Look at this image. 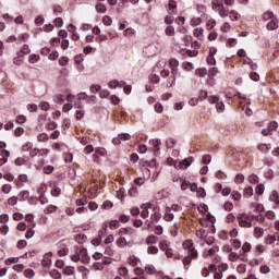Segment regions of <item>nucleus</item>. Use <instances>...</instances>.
<instances>
[{
    "label": "nucleus",
    "instance_id": "nucleus-1",
    "mask_svg": "<svg viewBox=\"0 0 279 279\" xmlns=\"http://www.w3.org/2000/svg\"><path fill=\"white\" fill-rule=\"evenodd\" d=\"M208 102L216 105L218 112H223L226 110V105L219 99V96H208Z\"/></svg>",
    "mask_w": 279,
    "mask_h": 279
},
{
    "label": "nucleus",
    "instance_id": "nucleus-2",
    "mask_svg": "<svg viewBox=\"0 0 279 279\" xmlns=\"http://www.w3.org/2000/svg\"><path fill=\"white\" fill-rule=\"evenodd\" d=\"M238 221L240 228H252V220H250V216L245 213L238 216Z\"/></svg>",
    "mask_w": 279,
    "mask_h": 279
},
{
    "label": "nucleus",
    "instance_id": "nucleus-3",
    "mask_svg": "<svg viewBox=\"0 0 279 279\" xmlns=\"http://www.w3.org/2000/svg\"><path fill=\"white\" fill-rule=\"evenodd\" d=\"M183 247L187 250L191 258H197V252L195 251V246H193V240H186L183 243Z\"/></svg>",
    "mask_w": 279,
    "mask_h": 279
},
{
    "label": "nucleus",
    "instance_id": "nucleus-4",
    "mask_svg": "<svg viewBox=\"0 0 279 279\" xmlns=\"http://www.w3.org/2000/svg\"><path fill=\"white\" fill-rule=\"evenodd\" d=\"M213 10L219 13L220 16L226 17L228 16V10L223 7V3L215 2L213 4Z\"/></svg>",
    "mask_w": 279,
    "mask_h": 279
},
{
    "label": "nucleus",
    "instance_id": "nucleus-5",
    "mask_svg": "<svg viewBox=\"0 0 279 279\" xmlns=\"http://www.w3.org/2000/svg\"><path fill=\"white\" fill-rule=\"evenodd\" d=\"M78 254L81 256V263H83V265H88V263H90V256H88V251H86V248H81L78 251Z\"/></svg>",
    "mask_w": 279,
    "mask_h": 279
},
{
    "label": "nucleus",
    "instance_id": "nucleus-6",
    "mask_svg": "<svg viewBox=\"0 0 279 279\" xmlns=\"http://www.w3.org/2000/svg\"><path fill=\"white\" fill-rule=\"evenodd\" d=\"M223 271H228V264H222L219 271H215L214 279H223Z\"/></svg>",
    "mask_w": 279,
    "mask_h": 279
},
{
    "label": "nucleus",
    "instance_id": "nucleus-7",
    "mask_svg": "<svg viewBox=\"0 0 279 279\" xmlns=\"http://www.w3.org/2000/svg\"><path fill=\"white\" fill-rule=\"evenodd\" d=\"M169 66L171 69V75H178V66H180V62L175 59H170Z\"/></svg>",
    "mask_w": 279,
    "mask_h": 279
},
{
    "label": "nucleus",
    "instance_id": "nucleus-8",
    "mask_svg": "<svg viewBox=\"0 0 279 279\" xmlns=\"http://www.w3.org/2000/svg\"><path fill=\"white\" fill-rule=\"evenodd\" d=\"M210 271H217V265L210 264L208 267L203 268L202 276L204 278H208L210 276Z\"/></svg>",
    "mask_w": 279,
    "mask_h": 279
},
{
    "label": "nucleus",
    "instance_id": "nucleus-9",
    "mask_svg": "<svg viewBox=\"0 0 279 279\" xmlns=\"http://www.w3.org/2000/svg\"><path fill=\"white\" fill-rule=\"evenodd\" d=\"M150 145H153V149L155 153V156H158V154H160V145H162V141L161 140H151L150 141Z\"/></svg>",
    "mask_w": 279,
    "mask_h": 279
},
{
    "label": "nucleus",
    "instance_id": "nucleus-10",
    "mask_svg": "<svg viewBox=\"0 0 279 279\" xmlns=\"http://www.w3.org/2000/svg\"><path fill=\"white\" fill-rule=\"evenodd\" d=\"M193 157H187L185 159H183L182 161H179V166H177V169H182L183 167H191V165H193Z\"/></svg>",
    "mask_w": 279,
    "mask_h": 279
},
{
    "label": "nucleus",
    "instance_id": "nucleus-11",
    "mask_svg": "<svg viewBox=\"0 0 279 279\" xmlns=\"http://www.w3.org/2000/svg\"><path fill=\"white\" fill-rule=\"evenodd\" d=\"M108 86L109 88H123V86H125V82L123 81L119 82L117 80H113L108 83Z\"/></svg>",
    "mask_w": 279,
    "mask_h": 279
},
{
    "label": "nucleus",
    "instance_id": "nucleus-12",
    "mask_svg": "<svg viewBox=\"0 0 279 279\" xmlns=\"http://www.w3.org/2000/svg\"><path fill=\"white\" fill-rule=\"evenodd\" d=\"M134 232V229L132 227L129 228H121L118 232L120 238L125 236L126 234H132Z\"/></svg>",
    "mask_w": 279,
    "mask_h": 279
},
{
    "label": "nucleus",
    "instance_id": "nucleus-13",
    "mask_svg": "<svg viewBox=\"0 0 279 279\" xmlns=\"http://www.w3.org/2000/svg\"><path fill=\"white\" fill-rule=\"evenodd\" d=\"M267 29H269V32H274V29H278V19L272 17V20L267 24Z\"/></svg>",
    "mask_w": 279,
    "mask_h": 279
},
{
    "label": "nucleus",
    "instance_id": "nucleus-14",
    "mask_svg": "<svg viewBox=\"0 0 279 279\" xmlns=\"http://www.w3.org/2000/svg\"><path fill=\"white\" fill-rule=\"evenodd\" d=\"M171 247V242L167 241V240H161L159 242V250H161V252H166L167 250H169Z\"/></svg>",
    "mask_w": 279,
    "mask_h": 279
},
{
    "label": "nucleus",
    "instance_id": "nucleus-15",
    "mask_svg": "<svg viewBox=\"0 0 279 279\" xmlns=\"http://www.w3.org/2000/svg\"><path fill=\"white\" fill-rule=\"evenodd\" d=\"M269 202H272L276 206H279V194L278 191H272L269 196Z\"/></svg>",
    "mask_w": 279,
    "mask_h": 279
},
{
    "label": "nucleus",
    "instance_id": "nucleus-16",
    "mask_svg": "<svg viewBox=\"0 0 279 279\" xmlns=\"http://www.w3.org/2000/svg\"><path fill=\"white\" fill-rule=\"evenodd\" d=\"M27 174H20L17 180L15 181L16 186H23V183L27 182Z\"/></svg>",
    "mask_w": 279,
    "mask_h": 279
},
{
    "label": "nucleus",
    "instance_id": "nucleus-17",
    "mask_svg": "<svg viewBox=\"0 0 279 279\" xmlns=\"http://www.w3.org/2000/svg\"><path fill=\"white\" fill-rule=\"evenodd\" d=\"M193 35L195 38H198V40H204V28H195Z\"/></svg>",
    "mask_w": 279,
    "mask_h": 279
},
{
    "label": "nucleus",
    "instance_id": "nucleus-18",
    "mask_svg": "<svg viewBox=\"0 0 279 279\" xmlns=\"http://www.w3.org/2000/svg\"><path fill=\"white\" fill-rule=\"evenodd\" d=\"M174 218H175V216L171 213V208L167 207L166 214L163 216L165 221H171Z\"/></svg>",
    "mask_w": 279,
    "mask_h": 279
},
{
    "label": "nucleus",
    "instance_id": "nucleus-19",
    "mask_svg": "<svg viewBox=\"0 0 279 279\" xmlns=\"http://www.w3.org/2000/svg\"><path fill=\"white\" fill-rule=\"evenodd\" d=\"M252 195H254V187H252V186L245 187L244 192H243V197L248 199V197H252Z\"/></svg>",
    "mask_w": 279,
    "mask_h": 279
},
{
    "label": "nucleus",
    "instance_id": "nucleus-20",
    "mask_svg": "<svg viewBox=\"0 0 279 279\" xmlns=\"http://www.w3.org/2000/svg\"><path fill=\"white\" fill-rule=\"evenodd\" d=\"M265 234V229L260 227H256L254 230V236L255 239H262V236Z\"/></svg>",
    "mask_w": 279,
    "mask_h": 279
},
{
    "label": "nucleus",
    "instance_id": "nucleus-21",
    "mask_svg": "<svg viewBox=\"0 0 279 279\" xmlns=\"http://www.w3.org/2000/svg\"><path fill=\"white\" fill-rule=\"evenodd\" d=\"M56 210H58V206L48 205V206L44 209V213H45V215H51V213H56Z\"/></svg>",
    "mask_w": 279,
    "mask_h": 279
},
{
    "label": "nucleus",
    "instance_id": "nucleus-22",
    "mask_svg": "<svg viewBox=\"0 0 279 279\" xmlns=\"http://www.w3.org/2000/svg\"><path fill=\"white\" fill-rule=\"evenodd\" d=\"M107 8L104 3H97L96 4V11L98 12V14H106L107 12Z\"/></svg>",
    "mask_w": 279,
    "mask_h": 279
},
{
    "label": "nucleus",
    "instance_id": "nucleus-23",
    "mask_svg": "<svg viewBox=\"0 0 279 279\" xmlns=\"http://www.w3.org/2000/svg\"><path fill=\"white\" fill-rule=\"evenodd\" d=\"M20 202H26V199H29V191H22L19 194Z\"/></svg>",
    "mask_w": 279,
    "mask_h": 279
},
{
    "label": "nucleus",
    "instance_id": "nucleus-24",
    "mask_svg": "<svg viewBox=\"0 0 279 279\" xmlns=\"http://www.w3.org/2000/svg\"><path fill=\"white\" fill-rule=\"evenodd\" d=\"M156 243H158V236L149 235L148 238H146V244L147 245H154Z\"/></svg>",
    "mask_w": 279,
    "mask_h": 279
},
{
    "label": "nucleus",
    "instance_id": "nucleus-25",
    "mask_svg": "<svg viewBox=\"0 0 279 279\" xmlns=\"http://www.w3.org/2000/svg\"><path fill=\"white\" fill-rule=\"evenodd\" d=\"M247 180L250 184H258V182H260V179L256 174L248 175Z\"/></svg>",
    "mask_w": 279,
    "mask_h": 279
},
{
    "label": "nucleus",
    "instance_id": "nucleus-26",
    "mask_svg": "<svg viewBox=\"0 0 279 279\" xmlns=\"http://www.w3.org/2000/svg\"><path fill=\"white\" fill-rule=\"evenodd\" d=\"M64 276H73L75 274V267L73 266H68L63 269Z\"/></svg>",
    "mask_w": 279,
    "mask_h": 279
},
{
    "label": "nucleus",
    "instance_id": "nucleus-27",
    "mask_svg": "<svg viewBox=\"0 0 279 279\" xmlns=\"http://www.w3.org/2000/svg\"><path fill=\"white\" fill-rule=\"evenodd\" d=\"M255 193L256 195H263V193H265V184L263 183L257 184L255 187Z\"/></svg>",
    "mask_w": 279,
    "mask_h": 279
},
{
    "label": "nucleus",
    "instance_id": "nucleus-28",
    "mask_svg": "<svg viewBox=\"0 0 279 279\" xmlns=\"http://www.w3.org/2000/svg\"><path fill=\"white\" fill-rule=\"evenodd\" d=\"M40 61V56L39 54H31L28 58L29 64H36V62Z\"/></svg>",
    "mask_w": 279,
    "mask_h": 279
},
{
    "label": "nucleus",
    "instance_id": "nucleus-29",
    "mask_svg": "<svg viewBox=\"0 0 279 279\" xmlns=\"http://www.w3.org/2000/svg\"><path fill=\"white\" fill-rule=\"evenodd\" d=\"M109 228L110 230H118V228H121V222H119V220H111Z\"/></svg>",
    "mask_w": 279,
    "mask_h": 279
},
{
    "label": "nucleus",
    "instance_id": "nucleus-30",
    "mask_svg": "<svg viewBox=\"0 0 279 279\" xmlns=\"http://www.w3.org/2000/svg\"><path fill=\"white\" fill-rule=\"evenodd\" d=\"M37 141L39 143H47V141H49V135L47 133H40L38 136H37Z\"/></svg>",
    "mask_w": 279,
    "mask_h": 279
},
{
    "label": "nucleus",
    "instance_id": "nucleus-31",
    "mask_svg": "<svg viewBox=\"0 0 279 279\" xmlns=\"http://www.w3.org/2000/svg\"><path fill=\"white\" fill-rule=\"evenodd\" d=\"M49 276L53 279H62V274L57 269L50 270Z\"/></svg>",
    "mask_w": 279,
    "mask_h": 279
},
{
    "label": "nucleus",
    "instance_id": "nucleus-32",
    "mask_svg": "<svg viewBox=\"0 0 279 279\" xmlns=\"http://www.w3.org/2000/svg\"><path fill=\"white\" fill-rule=\"evenodd\" d=\"M234 182L235 184H243V182H245V175L238 173L234 178Z\"/></svg>",
    "mask_w": 279,
    "mask_h": 279
},
{
    "label": "nucleus",
    "instance_id": "nucleus-33",
    "mask_svg": "<svg viewBox=\"0 0 279 279\" xmlns=\"http://www.w3.org/2000/svg\"><path fill=\"white\" fill-rule=\"evenodd\" d=\"M229 16L231 21H239V19H241V14L234 10L230 11Z\"/></svg>",
    "mask_w": 279,
    "mask_h": 279
},
{
    "label": "nucleus",
    "instance_id": "nucleus-34",
    "mask_svg": "<svg viewBox=\"0 0 279 279\" xmlns=\"http://www.w3.org/2000/svg\"><path fill=\"white\" fill-rule=\"evenodd\" d=\"M1 191L4 193V195L12 193V185L8 183L2 185Z\"/></svg>",
    "mask_w": 279,
    "mask_h": 279
},
{
    "label": "nucleus",
    "instance_id": "nucleus-35",
    "mask_svg": "<svg viewBox=\"0 0 279 279\" xmlns=\"http://www.w3.org/2000/svg\"><path fill=\"white\" fill-rule=\"evenodd\" d=\"M116 244L118 247H125L128 245V240H125V238H119Z\"/></svg>",
    "mask_w": 279,
    "mask_h": 279
},
{
    "label": "nucleus",
    "instance_id": "nucleus-36",
    "mask_svg": "<svg viewBox=\"0 0 279 279\" xmlns=\"http://www.w3.org/2000/svg\"><path fill=\"white\" fill-rule=\"evenodd\" d=\"M25 278L32 279L34 276H36V272H34V269L28 268L24 271Z\"/></svg>",
    "mask_w": 279,
    "mask_h": 279
},
{
    "label": "nucleus",
    "instance_id": "nucleus-37",
    "mask_svg": "<svg viewBox=\"0 0 279 279\" xmlns=\"http://www.w3.org/2000/svg\"><path fill=\"white\" fill-rule=\"evenodd\" d=\"M87 236L84 233H80L75 236L76 243H84L86 241Z\"/></svg>",
    "mask_w": 279,
    "mask_h": 279
},
{
    "label": "nucleus",
    "instance_id": "nucleus-38",
    "mask_svg": "<svg viewBox=\"0 0 279 279\" xmlns=\"http://www.w3.org/2000/svg\"><path fill=\"white\" fill-rule=\"evenodd\" d=\"M23 60H25L23 54H19L16 58L13 59V63L16 64V66H21Z\"/></svg>",
    "mask_w": 279,
    "mask_h": 279
},
{
    "label": "nucleus",
    "instance_id": "nucleus-39",
    "mask_svg": "<svg viewBox=\"0 0 279 279\" xmlns=\"http://www.w3.org/2000/svg\"><path fill=\"white\" fill-rule=\"evenodd\" d=\"M7 204H9V206H16V204H19V197L12 196L8 198Z\"/></svg>",
    "mask_w": 279,
    "mask_h": 279
},
{
    "label": "nucleus",
    "instance_id": "nucleus-40",
    "mask_svg": "<svg viewBox=\"0 0 279 279\" xmlns=\"http://www.w3.org/2000/svg\"><path fill=\"white\" fill-rule=\"evenodd\" d=\"M118 274H119V276H122V278H125V276H128V274H130V270L125 267H120L118 269Z\"/></svg>",
    "mask_w": 279,
    "mask_h": 279
},
{
    "label": "nucleus",
    "instance_id": "nucleus-41",
    "mask_svg": "<svg viewBox=\"0 0 279 279\" xmlns=\"http://www.w3.org/2000/svg\"><path fill=\"white\" fill-rule=\"evenodd\" d=\"M39 108H40V110H44L45 112H47L49 110V108H51V105H49V102H47V101H41L39 104Z\"/></svg>",
    "mask_w": 279,
    "mask_h": 279
},
{
    "label": "nucleus",
    "instance_id": "nucleus-42",
    "mask_svg": "<svg viewBox=\"0 0 279 279\" xmlns=\"http://www.w3.org/2000/svg\"><path fill=\"white\" fill-rule=\"evenodd\" d=\"M29 52H31L29 46L27 44L23 45L20 50V53H22V56H27Z\"/></svg>",
    "mask_w": 279,
    "mask_h": 279
},
{
    "label": "nucleus",
    "instance_id": "nucleus-43",
    "mask_svg": "<svg viewBox=\"0 0 279 279\" xmlns=\"http://www.w3.org/2000/svg\"><path fill=\"white\" fill-rule=\"evenodd\" d=\"M252 251V244H250L248 242H245L243 245H242V252L243 254H247V252H251Z\"/></svg>",
    "mask_w": 279,
    "mask_h": 279
},
{
    "label": "nucleus",
    "instance_id": "nucleus-44",
    "mask_svg": "<svg viewBox=\"0 0 279 279\" xmlns=\"http://www.w3.org/2000/svg\"><path fill=\"white\" fill-rule=\"evenodd\" d=\"M264 21H271L274 20V12L267 11L263 14Z\"/></svg>",
    "mask_w": 279,
    "mask_h": 279
},
{
    "label": "nucleus",
    "instance_id": "nucleus-45",
    "mask_svg": "<svg viewBox=\"0 0 279 279\" xmlns=\"http://www.w3.org/2000/svg\"><path fill=\"white\" fill-rule=\"evenodd\" d=\"M62 193V190L58 186H54L51 191L52 197H59V195Z\"/></svg>",
    "mask_w": 279,
    "mask_h": 279
},
{
    "label": "nucleus",
    "instance_id": "nucleus-46",
    "mask_svg": "<svg viewBox=\"0 0 279 279\" xmlns=\"http://www.w3.org/2000/svg\"><path fill=\"white\" fill-rule=\"evenodd\" d=\"M190 23H191L192 27H197V25H202V19L194 17V19L191 20Z\"/></svg>",
    "mask_w": 279,
    "mask_h": 279
},
{
    "label": "nucleus",
    "instance_id": "nucleus-47",
    "mask_svg": "<svg viewBox=\"0 0 279 279\" xmlns=\"http://www.w3.org/2000/svg\"><path fill=\"white\" fill-rule=\"evenodd\" d=\"M275 241H277L276 235H267L266 238L267 245H274Z\"/></svg>",
    "mask_w": 279,
    "mask_h": 279
},
{
    "label": "nucleus",
    "instance_id": "nucleus-48",
    "mask_svg": "<svg viewBox=\"0 0 279 279\" xmlns=\"http://www.w3.org/2000/svg\"><path fill=\"white\" fill-rule=\"evenodd\" d=\"M130 197H136L138 195V189L136 186H133L129 190Z\"/></svg>",
    "mask_w": 279,
    "mask_h": 279
},
{
    "label": "nucleus",
    "instance_id": "nucleus-49",
    "mask_svg": "<svg viewBox=\"0 0 279 279\" xmlns=\"http://www.w3.org/2000/svg\"><path fill=\"white\" fill-rule=\"evenodd\" d=\"M175 35V28L173 26H168L166 28V36H174Z\"/></svg>",
    "mask_w": 279,
    "mask_h": 279
},
{
    "label": "nucleus",
    "instance_id": "nucleus-50",
    "mask_svg": "<svg viewBox=\"0 0 279 279\" xmlns=\"http://www.w3.org/2000/svg\"><path fill=\"white\" fill-rule=\"evenodd\" d=\"M155 112H158V114H161L162 110H165V107H162V104L156 102L155 106Z\"/></svg>",
    "mask_w": 279,
    "mask_h": 279
},
{
    "label": "nucleus",
    "instance_id": "nucleus-51",
    "mask_svg": "<svg viewBox=\"0 0 279 279\" xmlns=\"http://www.w3.org/2000/svg\"><path fill=\"white\" fill-rule=\"evenodd\" d=\"M5 265H14L15 263H19V257H10L5 259Z\"/></svg>",
    "mask_w": 279,
    "mask_h": 279
},
{
    "label": "nucleus",
    "instance_id": "nucleus-52",
    "mask_svg": "<svg viewBox=\"0 0 279 279\" xmlns=\"http://www.w3.org/2000/svg\"><path fill=\"white\" fill-rule=\"evenodd\" d=\"M102 23H104V25H107V26L112 25V17H110V16H108V15H105V16L102 17Z\"/></svg>",
    "mask_w": 279,
    "mask_h": 279
},
{
    "label": "nucleus",
    "instance_id": "nucleus-53",
    "mask_svg": "<svg viewBox=\"0 0 279 279\" xmlns=\"http://www.w3.org/2000/svg\"><path fill=\"white\" fill-rule=\"evenodd\" d=\"M27 121V118L25 116H17L15 119V122L19 123L20 125H23Z\"/></svg>",
    "mask_w": 279,
    "mask_h": 279
},
{
    "label": "nucleus",
    "instance_id": "nucleus-54",
    "mask_svg": "<svg viewBox=\"0 0 279 279\" xmlns=\"http://www.w3.org/2000/svg\"><path fill=\"white\" fill-rule=\"evenodd\" d=\"M14 271H17V274H21L23 269H25V265L23 264H16L13 266Z\"/></svg>",
    "mask_w": 279,
    "mask_h": 279
},
{
    "label": "nucleus",
    "instance_id": "nucleus-55",
    "mask_svg": "<svg viewBox=\"0 0 279 279\" xmlns=\"http://www.w3.org/2000/svg\"><path fill=\"white\" fill-rule=\"evenodd\" d=\"M59 64H60V66H66V64H69V58L68 57H61L59 59Z\"/></svg>",
    "mask_w": 279,
    "mask_h": 279
},
{
    "label": "nucleus",
    "instance_id": "nucleus-56",
    "mask_svg": "<svg viewBox=\"0 0 279 279\" xmlns=\"http://www.w3.org/2000/svg\"><path fill=\"white\" fill-rule=\"evenodd\" d=\"M166 145H167L168 148L174 147V146H175V140L169 137V138L166 141Z\"/></svg>",
    "mask_w": 279,
    "mask_h": 279
},
{
    "label": "nucleus",
    "instance_id": "nucleus-57",
    "mask_svg": "<svg viewBox=\"0 0 279 279\" xmlns=\"http://www.w3.org/2000/svg\"><path fill=\"white\" fill-rule=\"evenodd\" d=\"M25 219L28 223H33V228H36V222H34V216L32 214H27Z\"/></svg>",
    "mask_w": 279,
    "mask_h": 279
},
{
    "label": "nucleus",
    "instance_id": "nucleus-58",
    "mask_svg": "<svg viewBox=\"0 0 279 279\" xmlns=\"http://www.w3.org/2000/svg\"><path fill=\"white\" fill-rule=\"evenodd\" d=\"M8 232H10V227L8 225L1 226L0 227V234H8Z\"/></svg>",
    "mask_w": 279,
    "mask_h": 279
},
{
    "label": "nucleus",
    "instance_id": "nucleus-59",
    "mask_svg": "<svg viewBox=\"0 0 279 279\" xmlns=\"http://www.w3.org/2000/svg\"><path fill=\"white\" fill-rule=\"evenodd\" d=\"M247 271V266L245 264H240L238 266V274H245Z\"/></svg>",
    "mask_w": 279,
    "mask_h": 279
},
{
    "label": "nucleus",
    "instance_id": "nucleus-60",
    "mask_svg": "<svg viewBox=\"0 0 279 279\" xmlns=\"http://www.w3.org/2000/svg\"><path fill=\"white\" fill-rule=\"evenodd\" d=\"M231 197L234 202H240L241 199V193L236 192V191H233L232 194H231Z\"/></svg>",
    "mask_w": 279,
    "mask_h": 279
},
{
    "label": "nucleus",
    "instance_id": "nucleus-61",
    "mask_svg": "<svg viewBox=\"0 0 279 279\" xmlns=\"http://www.w3.org/2000/svg\"><path fill=\"white\" fill-rule=\"evenodd\" d=\"M225 210H227V213H230L232 210V208H234V205H232L231 202H226L223 205Z\"/></svg>",
    "mask_w": 279,
    "mask_h": 279
},
{
    "label": "nucleus",
    "instance_id": "nucleus-62",
    "mask_svg": "<svg viewBox=\"0 0 279 279\" xmlns=\"http://www.w3.org/2000/svg\"><path fill=\"white\" fill-rule=\"evenodd\" d=\"M231 245L234 250H239L241 247V241L239 240H231Z\"/></svg>",
    "mask_w": 279,
    "mask_h": 279
},
{
    "label": "nucleus",
    "instance_id": "nucleus-63",
    "mask_svg": "<svg viewBox=\"0 0 279 279\" xmlns=\"http://www.w3.org/2000/svg\"><path fill=\"white\" fill-rule=\"evenodd\" d=\"M36 234V231H34L32 228L28 229L25 233V239H32Z\"/></svg>",
    "mask_w": 279,
    "mask_h": 279
},
{
    "label": "nucleus",
    "instance_id": "nucleus-64",
    "mask_svg": "<svg viewBox=\"0 0 279 279\" xmlns=\"http://www.w3.org/2000/svg\"><path fill=\"white\" fill-rule=\"evenodd\" d=\"M158 252V247L156 246H148L147 253L148 254H156Z\"/></svg>",
    "mask_w": 279,
    "mask_h": 279
}]
</instances>
